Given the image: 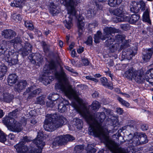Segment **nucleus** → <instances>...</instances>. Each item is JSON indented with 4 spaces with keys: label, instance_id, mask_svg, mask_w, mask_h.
<instances>
[{
    "label": "nucleus",
    "instance_id": "2f4dec72",
    "mask_svg": "<svg viewBox=\"0 0 153 153\" xmlns=\"http://www.w3.org/2000/svg\"><path fill=\"white\" fill-rule=\"evenodd\" d=\"M122 0H108V4L111 7H116L120 5Z\"/></svg>",
    "mask_w": 153,
    "mask_h": 153
},
{
    "label": "nucleus",
    "instance_id": "e2e57ef3",
    "mask_svg": "<svg viewBox=\"0 0 153 153\" xmlns=\"http://www.w3.org/2000/svg\"><path fill=\"white\" fill-rule=\"evenodd\" d=\"M129 126L131 128L133 127L136 128L137 127V123L135 122H132V124L129 125Z\"/></svg>",
    "mask_w": 153,
    "mask_h": 153
},
{
    "label": "nucleus",
    "instance_id": "a19ab883",
    "mask_svg": "<svg viewBox=\"0 0 153 153\" xmlns=\"http://www.w3.org/2000/svg\"><path fill=\"white\" fill-rule=\"evenodd\" d=\"M74 121L75 122L74 124L77 128L79 129H81L82 127V121L80 119L76 118L74 119Z\"/></svg>",
    "mask_w": 153,
    "mask_h": 153
},
{
    "label": "nucleus",
    "instance_id": "c85d7f7f",
    "mask_svg": "<svg viewBox=\"0 0 153 153\" xmlns=\"http://www.w3.org/2000/svg\"><path fill=\"white\" fill-rule=\"evenodd\" d=\"M149 9L147 8L144 13L143 15V20L144 21L147 22L148 24L151 25V21L149 19Z\"/></svg>",
    "mask_w": 153,
    "mask_h": 153
},
{
    "label": "nucleus",
    "instance_id": "a211bd4d",
    "mask_svg": "<svg viewBox=\"0 0 153 153\" xmlns=\"http://www.w3.org/2000/svg\"><path fill=\"white\" fill-rule=\"evenodd\" d=\"M27 85V82L26 80H21L15 85V91L20 92L25 89Z\"/></svg>",
    "mask_w": 153,
    "mask_h": 153
},
{
    "label": "nucleus",
    "instance_id": "37998d69",
    "mask_svg": "<svg viewBox=\"0 0 153 153\" xmlns=\"http://www.w3.org/2000/svg\"><path fill=\"white\" fill-rule=\"evenodd\" d=\"M112 13L117 16V17L121 16L123 15V11L121 9L119 8L115 9L112 11Z\"/></svg>",
    "mask_w": 153,
    "mask_h": 153
},
{
    "label": "nucleus",
    "instance_id": "bb28decb",
    "mask_svg": "<svg viewBox=\"0 0 153 153\" xmlns=\"http://www.w3.org/2000/svg\"><path fill=\"white\" fill-rule=\"evenodd\" d=\"M14 98L13 95L7 93H4L3 94V101L7 103L10 102Z\"/></svg>",
    "mask_w": 153,
    "mask_h": 153
},
{
    "label": "nucleus",
    "instance_id": "6ab92c4d",
    "mask_svg": "<svg viewBox=\"0 0 153 153\" xmlns=\"http://www.w3.org/2000/svg\"><path fill=\"white\" fill-rule=\"evenodd\" d=\"M146 53L143 54L142 58L143 60L146 62L148 61L151 57L153 54V48H149L145 50Z\"/></svg>",
    "mask_w": 153,
    "mask_h": 153
},
{
    "label": "nucleus",
    "instance_id": "a878e982",
    "mask_svg": "<svg viewBox=\"0 0 153 153\" xmlns=\"http://www.w3.org/2000/svg\"><path fill=\"white\" fill-rule=\"evenodd\" d=\"M113 20L116 23L122 22H128L130 20V17L123 14L122 16L114 18Z\"/></svg>",
    "mask_w": 153,
    "mask_h": 153
},
{
    "label": "nucleus",
    "instance_id": "cd10ccee",
    "mask_svg": "<svg viewBox=\"0 0 153 153\" xmlns=\"http://www.w3.org/2000/svg\"><path fill=\"white\" fill-rule=\"evenodd\" d=\"M94 39V41L96 43H98L100 42V39L104 40L106 39L104 36L102 35L101 32L98 31L96 34L95 35Z\"/></svg>",
    "mask_w": 153,
    "mask_h": 153
},
{
    "label": "nucleus",
    "instance_id": "e433bc0d",
    "mask_svg": "<svg viewBox=\"0 0 153 153\" xmlns=\"http://www.w3.org/2000/svg\"><path fill=\"white\" fill-rule=\"evenodd\" d=\"M23 3L21 1H14L11 4L12 7L22 8V7Z\"/></svg>",
    "mask_w": 153,
    "mask_h": 153
},
{
    "label": "nucleus",
    "instance_id": "4d7b16f0",
    "mask_svg": "<svg viewBox=\"0 0 153 153\" xmlns=\"http://www.w3.org/2000/svg\"><path fill=\"white\" fill-rule=\"evenodd\" d=\"M82 63L84 65L87 66L89 64V62L88 60L86 58H84L82 59Z\"/></svg>",
    "mask_w": 153,
    "mask_h": 153
},
{
    "label": "nucleus",
    "instance_id": "6e6552de",
    "mask_svg": "<svg viewBox=\"0 0 153 153\" xmlns=\"http://www.w3.org/2000/svg\"><path fill=\"white\" fill-rule=\"evenodd\" d=\"M19 53L16 52H10L5 57V59L7 61L10 66L15 65L18 63Z\"/></svg>",
    "mask_w": 153,
    "mask_h": 153
},
{
    "label": "nucleus",
    "instance_id": "aec40b11",
    "mask_svg": "<svg viewBox=\"0 0 153 153\" xmlns=\"http://www.w3.org/2000/svg\"><path fill=\"white\" fill-rule=\"evenodd\" d=\"M15 148L19 150V153H31L32 152V148L27 147V146L24 145H22L20 147H17L16 145L15 146Z\"/></svg>",
    "mask_w": 153,
    "mask_h": 153
},
{
    "label": "nucleus",
    "instance_id": "8fccbe9b",
    "mask_svg": "<svg viewBox=\"0 0 153 153\" xmlns=\"http://www.w3.org/2000/svg\"><path fill=\"white\" fill-rule=\"evenodd\" d=\"M0 142L3 143L5 144L8 145L6 136L2 132L0 133Z\"/></svg>",
    "mask_w": 153,
    "mask_h": 153
},
{
    "label": "nucleus",
    "instance_id": "5fc2aeb1",
    "mask_svg": "<svg viewBox=\"0 0 153 153\" xmlns=\"http://www.w3.org/2000/svg\"><path fill=\"white\" fill-rule=\"evenodd\" d=\"M65 68L67 70L72 73L76 74H78L77 72L75 70L68 66H65Z\"/></svg>",
    "mask_w": 153,
    "mask_h": 153
},
{
    "label": "nucleus",
    "instance_id": "1a4fd4ad",
    "mask_svg": "<svg viewBox=\"0 0 153 153\" xmlns=\"http://www.w3.org/2000/svg\"><path fill=\"white\" fill-rule=\"evenodd\" d=\"M28 59L33 64L36 65L40 66L43 62V57L42 55L38 53H33L28 56Z\"/></svg>",
    "mask_w": 153,
    "mask_h": 153
},
{
    "label": "nucleus",
    "instance_id": "4468645a",
    "mask_svg": "<svg viewBox=\"0 0 153 153\" xmlns=\"http://www.w3.org/2000/svg\"><path fill=\"white\" fill-rule=\"evenodd\" d=\"M1 35L4 38L10 39L16 35L15 32L11 29H5L1 32Z\"/></svg>",
    "mask_w": 153,
    "mask_h": 153
},
{
    "label": "nucleus",
    "instance_id": "774afa93",
    "mask_svg": "<svg viewBox=\"0 0 153 153\" xmlns=\"http://www.w3.org/2000/svg\"><path fill=\"white\" fill-rule=\"evenodd\" d=\"M99 96V93L97 92H95L92 94V96L93 98H96L98 97Z\"/></svg>",
    "mask_w": 153,
    "mask_h": 153
},
{
    "label": "nucleus",
    "instance_id": "dca6fc26",
    "mask_svg": "<svg viewBox=\"0 0 153 153\" xmlns=\"http://www.w3.org/2000/svg\"><path fill=\"white\" fill-rule=\"evenodd\" d=\"M115 41L114 39L112 38V37H109V38L105 42V45L108 47H109V48L111 52H114L115 50H116L118 48V46H117L118 44H115V46L113 44V43Z\"/></svg>",
    "mask_w": 153,
    "mask_h": 153
},
{
    "label": "nucleus",
    "instance_id": "58836bf2",
    "mask_svg": "<svg viewBox=\"0 0 153 153\" xmlns=\"http://www.w3.org/2000/svg\"><path fill=\"white\" fill-rule=\"evenodd\" d=\"M96 14V12L94 9H89L87 11L86 13V17L89 18H91L94 17Z\"/></svg>",
    "mask_w": 153,
    "mask_h": 153
},
{
    "label": "nucleus",
    "instance_id": "c9c22d12",
    "mask_svg": "<svg viewBox=\"0 0 153 153\" xmlns=\"http://www.w3.org/2000/svg\"><path fill=\"white\" fill-rule=\"evenodd\" d=\"M115 38L116 41L117 42H118V43H117L116 44H118L117 45V46L118 47L119 45V44L122 43L123 42V41L125 40V36L122 35H117L116 36Z\"/></svg>",
    "mask_w": 153,
    "mask_h": 153
},
{
    "label": "nucleus",
    "instance_id": "f8f14e48",
    "mask_svg": "<svg viewBox=\"0 0 153 153\" xmlns=\"http://www.w3.org/2000/svg\"><path fill=\"white\" fill-rule=\"evenodd\" d=\"M58 138H59L58 140V145L61 146L65 145L68 141H72L75 140L74 137L69 134L58 137Z\"/></svg>",
    "mask_w": 153,
    "mask_h": 153
},
{
    "label": "nucleus",
    "instance_id": "4be33fe9",
    "mask_svg": "<svg viewBox=\"0 0 153 153\" xmlns=\"http://www.w3.org/2000/svg\"><path fill=\"white\" fill-rule=\"evenodd\" d=\"M85 25L82 18L79 16L78 19L77 26L78 29L79 35L80 36L83 33V30Z\"/></svg>",
    "mask_w": 153,
    "mask_h": 153
},
{
    "label": "nucleus",
    "instance_id": "0e129e2a",
    "mask_svg": "<svg viewBox=\"0 0 153 153\" xmlns=\"http://www.w3.org/2000/svg\"><path fill=\"white\" fill-rule=\"evenodd\" d=\"M77 51L78 53L80 54L83 52L84 51V49L82 47H79V48H77Z\"/></svg>",
    "mask_w": 153,
    "mask_h": 153
},
{
    "label": "nucleus",
    "instance_id": "c756f323",
    "mask_svg": "<svg viewBox=\"0 0 153 153\" xmlns=\"http://www.w3.org/2000/svg\"><path fill=\"white\" fill-rule=\"evenodd\" d=\"M15 120L13 118H11L8 116L3 118L2 120L3 123L6 125L8 128V126L11 125Z\"/></svg>",
    "mask_w": 153,
    "mask_h": 153
},
{
    "label": "nucleus",
    "instance_id": "79ce46f5",
    "mask_svg": "<svg viewBox=\"0 0 153 153\" xmlns=\"http://www.w3.org/2000/svg\"><path fill=\"white\" fill-rule=\"evenodd\" d=\"M45 97L43 96H40L37 97L35 102L36 104L40 105H44L45 104L44 99Z\"/></svg>",
    "mask_w": 153,
    "mask_h": 153
},
{
    "label": "nucleus",
    "instance_id": "b1692460",
    "mask_svg": "<svg viewBox=\"0 0 153 153\" xmlns=\"http://www.w3.org/2000/svg\"><path fill=\"white\" fill-rule=\"evenodd\" d=\"M7 68L4 63L0 62V79L2 80L7 71Z\"/></svg>",
    "mask_w": 153,
    "mask_h": 153
},
{
    "label": "nucleus",
    "instance_id": "0eeeda50",
    "mask_svg": "<svg viewBox=\"0 0 153 153\" xmlns=\"http://www.w3.org/2000/svg\"><path fill=\"white\" fill-rule=\"evenodd\" d=\"M146 5L142 0H140L139 2L132 1L130 5V10L131 12L137 13L140 10L142 11H144L146 8Z\"/></svg>",
    "mask_w": 153,
    "mask_h": 153
},
{
    "label": "nucleus",
    "instance_id": "ddd939ff",
    "mask_svg": "<svg viewBox=\"0 0 153 153\" xmlns=\"http://www.w3.org/2000/svg\"><path fill=\"white\" fill-rule=\"evenodd\" d=\"M8 129L13 132H19L22 130V128L21 124L15 120L12 124L8 126Z\"/></svg>",
    "mask_w": 153,
    "mask_h": 153
},
{
    "label": "nucleus",
    "instance_id": "a18cd8bd",
    "mask_svg": "<svg viewBox=\"0 0 153 153\" xmlns=\"http://www.w3.org/2000/svg\"><path fill=\"white\" fill-rule=\"evenodd\" d=\"M83 146L81 145L76 146L74 149V152L76 153H80L83 150Z\"/></svg>",
    "mask_w": 153,
    "mask_h": 153
},
{
    "label": "nucleus",
    "instance_id": "680f3d73",
    "mask_svg": "<svg viewBox=\"0 0 153 153\" xmlns=\"http://www.w3.org/2000/svg\"><path fill=\"white\" fill-rule=\"evenodd\" d=\"M116 111L119 114L121 115L123 113V110L120 108H116Z\"/></svg>",
    "mask_w": 153,
    "mask_h": 153
},
{
    "label": "nucleus",
    "instance_id": "49530a36",
    "mask_svg": "<svg viewBox=\"0 0 153 153\" xmlns=\"http://www.w3.org/2000/svg\"><path fill=\"white\" fill-rule=\"evenodd\" d=\"M142 136H140L139 141L140 142V144H141L146 143L148 142L147 140L146 139L147 136L145 134H142Z\"/></svg>",
    "mask_w": 153,
    "mask_h": 153
},
{
    "label": "nucleus",
    "instance_id": "f704fd0d",
    "mask_svg": "<svg viewBox=\"0 0 153 153\" xmlns=\"http://www.w3.org/2000/svg\"><path fill=\"white\" fill-rule=\"evenodd\" d=\"M31 140L27 136H25L23 137L22 140L19 143L16 144L17 147H21L22 145H25L26 142H30Z\"/></svg>",
    "mask_w": 153,
    "mask_h": 153
},
{
    "label": "nucleus",
    "instance_id": "473e14b6",
    "mask_svg": "<svg viewBox=\"0 0 153 153\" xmlns=\"http://www.w3.org/2000/svg\"><path fill=\"white\" fill-rule=\"evenodd\" d=\"M140 18V15L136 14L132 15L130 17L129 22L131 24H134Z\"/></svg>",
    "mask_w": 153,
    "mask_h": 153
},
{
    "label": "nucleus",
    "instance_id": "69168bd1",
    "mask_svg": "<svg viewBox=\"0 0 153 153\" xmlns=\"http://www.w3.org/2000/svg\"><path fill=\"white\" fill-rule=\"evenodd\" d=\"M8 137L9 139L11 140H14L15 137V135L12 134H9Z\"/></svg>",
    "mask_w": 153,
    "mask_h": 153
},
{
    "label": "nucleus",
    "instance_id": "4c0bfd02",
    "mask_svg": "<svg viewBox=\"0 0 153 153\" xmlns=\"http://www.w3.org/2000/svg\"><path fill=\"white\" fill-rule=\"evenodd\" d=\"M100 104L97 101H94L91 105L92 110L95 111L97 110L100 108Z\"/></svg>",
    "mask_w": 153,
    "mask_h": 153
},
{
    "label": "nucleus",
    "instance_id": "c03bdc74",
    "mask_svg": "<svg viewBox=\"0 0 153 153\" xmlns=\"http://www.w3.org/2000/svg\"><path fill=\"white\" fill-rule=\"evenodd\" d=\"M12 19L16 22H18L21 21L22 19V17L20 14H17L16 13H14L12 15Z\"/></svg>",
    "mask_w": 153,
    "mask_h": 153
},
{
    "label": "nucleus",
    "instance_id": "338daca9",
    "mask_svg": "<svg viewBox=\"0 0 153 153\" xmlns=\"http://www.w3.org/2000/svg\"><path fill=\"white\" fill-rule=\"evenodd\" d=\"M71 56L72 57H75L76 56V54L75 50H73L71 53Z\"/></svg>",
    "mask_w": 153,
    "mask_h": 153
},
{
    "label": "nucleus",
    "instance_id": "6e6d98bb",
    "mask_svg": "<svg viewBox=\"0 0 153 153\" xmlns=\"http://www.w3.org/2000/svg\"><path fill=\"white\" fill-rule=\"evenodd\" d=\"M32 149V152L31 153H41L42 150L43 149H41V148H38V149H36V150L33 149V148Z\"/></svg>",
    "mask_w": 153,
    "mask_h": 153
},
{
    "label": "nucleus",
    "instance_id": "5701e85b",
    "mask_svg": "<svg viewBox=\"0 0 153 153\" xmlns=\"http://www.w3.org/2000/svg\"><path fill=\"white\" fill-rule=\"evenodd\" d=\"M137 132L134 133L132 139L129 141V143H131L134 146L140 145V136L137 135Z\"/></svg>",
    "mask_w": 153,
    "mask_h": 153
},
{
    "label": "nucleus",
    "instance_id": "412c9836",
    "mask_svg": "<svg viewBox=\"0 0 153 153\" xmlns=\"http://www.w3.org/2000/svg\"><path fill=\"white\" fill-rule=\"evenodd\" d=\"M48 98L51 101L50 102H47V106L49 107H52L54 105L53 102L56 101L57 100V94H55L54 93L53 94H50L48 97Z\"/></svg>",
    "mask_w": 153,
    "mask_h": 153
},
{
    "label": "nucleus",
    "instance_id": "9d476101",
    "mask_svg": "<svg viewBox=\"0 0 153 153\" xmlns=\"http://www.w3.org/2000/svg\"><path fill=\"white\" fill-rule=\"evenodd\" d=\"M41 89L40 88L35 89L34 87L31 86L26 89V91L24 93L23 95L25 96L28 95L27 98H30L36 95L39 94L41 92Z\"/></svg>",
    "mask_w": 153,
    "mask_h": 153
},
{
    "label": "nucleus",
    "instance_id": "72a5a7b5",
    "mask_svg": "<svg viewBox=\"0 0 153 153\" xmlns=\"http://www.w3.org/2000/svg\"><path fill=\"white\" fill-rule=\"evenodd\" d=\"M67 121L65 117L62 116H59L58 117V127L62 126L66 123Z\"/></svg>",
    "mask_w": 153,
    "mask_h": 153
},
{
    "label": "nucleus",
    "instance_id": "2eb2a0df",
    "mask_svg": "<svg viewBox=\"0 0 153 153\" xmlns=\"http://www.w3.org/2000/svg\"><path fill=\"white\" fill-rule=\"evenodd\" d=\"M103 31L104 36L106 39V38L109 39V37H112V34L118 33L119 30L111 27H106L103 29Z\"/></svg>",
    "mask_w": 153,
    "mask_h": 153
},
{
    "label": "nucleus",
    "instance_id": "864d4df0",
    "mask_svg": "<svg viewBox=\"0 0 153 153\" xmlns=\"http://www.w3.org/2000/svg\"><path fill=\"white\" fill-rule=\"evenodd\" d=\"M120 27L122 29L125 31L129 30L130 28V26L128 24H122L121 25Z\"/></svg>",
    "mask_w": 153,
    "mask_h": 153
},
{
    "label": "nucleus",
    "instance_id": "9b49d317",
    "mask_svg": "<svg viewBox=\"0 0 153 153\" xmlns=\"http://www.w3.org/2000/svg\"><path fill=\"white\" fill-rule=\"evenodd\" d=\"M43 132L39 131L38 133V135L36 138L34 140L33 143L35 144L38 148L43 149L45 144L43 141Z\"/></svg>",
    "mask_w": 153,
    "mask_h": 153
},
{
    "label": "nucleus",
    "instance_id": "20e7f679",
    "mask_svg": "<svg viewBox=\"0 0 153 153\" xmlns=\"http://www.w3.org/2000/svg\"><path fill=\"white\" fill-rule=\"evenodd\" d=\"M57 121V115L56 114H47L44 122V128L46 131H53L56 129Z\"/></svg>",
    "mask_w": 153,
    "mask_h": 153
},
{
    "label": "nucleus",
    "instance_id": "052dcab7",
    "mask_svg": "<svg viewBox=\"0 0 153 153\" xmlns=\"http://www.w3.org/2000/svg\"><path fill=\"white\" fill-rule=\"evenodd\" d=\"M98 25L97 23L96 22L92 24H89L88 25V27L89 28H95Z\"/></svg>",
    "mask_w": 153,
    "mask_h": 153
},
{
    "label": "nucleus",
    "instance_id": "393cba45",
    "mask_svg": "<svg viewBox=\"0 0 153 153\" xmlns=\"http://www.w3.org/2000/svg\"><path fill=\"white\" fill-rule=\"evenodd\" d=\"M17 80V76L15 74H10L8 77V83L9 85H12L14 84Z\"/></svg>",
    "mask_w": 153,
    "mask_h": 153
},
{
    "label": "nucleus",
    "instance_id": "39448f33",
    "mask_svg": "<svg viewBox=\"0 0 153 153\" xmlns=\"http://www.w3.org/2000/svg\"><path fill=\"white\" fill-rule=\"evenodd\" d=\"M68 6V16L64 21L65 26L68 29H70L73 26L72 23V16H75L76 11L74 7V4L72 0H70L69 2L67 4Z\"/></svg>",
    "mask_w": 153,
    "mask_h": 153
},
{
    "label": "nucleus",
    "instance_id": "09e8293b",
    "mask_svg": "<svg viewBox=\"0 0 153 153\" xmlns=\"http://www.w3.org/2000/svg\"><path fill=\"white\" fill-rule=\"evenodd\" d=\"M118 100L123 105L126 107H128L130 105L129 103L126 101L123 100L120 97H119L117 98Z\"/></svg>",
    "mask_w": 153,
    "mask_h": 153
},
{
    "label": "nucleus",
    "instance_id": "603ef678",
    "mask_svg": "<svg viewBox=\"0 0 153 153\" xmlns=\"http://www.w3.org/2000/svg\"><path fill=\"white\" fill-rule=\"evenodd\" d=\"M25 25L26 27L29 29L32 30L33 29V25L31 21H25Z\"/></svg>",
    "mask_w": 153,
    "mask_h": 153
},
{
    "label": "nucleus",
    "instance_id": "f03ea898",
    "mask_svg": "<svg viewBox=\"0 0 153 153\" xmlns=\"http://www.w3.org/2000/svg\"><path fill=\"white\" fill-rule=\"evenodd\" d=\"M128 64H124L122 65L123 68L127 69L124 72V76L129 80H134L136 82L140 83L146 79L147 81L153 85V68L149 69L144 75L141 71L137 70L133 67L128 68Z\"/></svg>",
    "mask_w": 153,
    "mask_h": 153
},
{
    "label": "nucleus",
    "instance_id": "3c124183",
    "mask_svg": "<svg viewBox=\"0 0 153 153\" xmlns=\"http://www.w3.org/2000/svg\"><path fill=\"white\" fill-rule=\"evenodd\" d=\"M52 7L51 10V12L53 16H56L57 13V9L54 5V3H52Z\"/></svg>",
    "mask_w": 153,
    "mask_h": 153
},
{
    "label": "nucleus",
    "instance_id": "f3484780",
    "mask_svg": "<svg viewBox=\"0 0 153 153\" xmlns=\"http://www.w3.org/2000/svg\"><path fill=\"white\" fill-rule=\"evenodd\" d=\"M32 46L29 43L26 42L24 47L20 49L19 52L23 56L28 55L31 51Z\"/></svg>",
    "mask_w": 153,
    "mask_h": 153
},
{
    "label": "nucleus",
    "instance_id": "7c9ffc66",
    "mask_svg": "<svg viewBox=\"0 0 153 153\" xmlns=\"http://www.w3.org/2000/svg\"><path fill=\"white\" fill-rule=\"evenodd\" d=\"M101 83L102 85L107 86L111 89H113L112 84L108 82V80L105 77L101 78L100 79Z\"/></svg>",
    "mask_w": 153,
    "mask_h": 153
},
{
    "label": "nucleus",
    "instance_id": "7ed1b4c3",
    "mask_svg": "<svg viewBox=\"0 0 153 153\" xmlns=\"http://www.w3.org/2000/svg\"><path fill=\"white\" fill-rule=\"evenodd\" d=\"M45 65L42 74L40 78V81L45 85H47L54 78L57 79V67L55 62L51 61L48 65Z\"/></svg>",
    "mask_w": 153,
    "mask_h": 153
},
{
    "label": "nucleus",
    "instance_id": "de8ad7c7",
    "mask_svg": "<svg viewBox=\"0 0 153 153\" xmlns=\"http://www.w3.org/2000/svg\"><path fill=\"white\" fill-rule=\"evenodd\" d=\"M20 111V108H18L11 112H10L8 114V116L11 118H13L16 117L18 112Z\"/></svg>",
    "mask_w": 153,
    "mask_h": 153
},
{
    "label": "nucleus",
    "instance_id": "f257e3e1",
    "mask_svg": "<svg viewBox=\"0 0 153 153\" xmlns=\"http://www.w3.org/2000/svg\"><path fill=\"white\" fill-rule=\"evenodd\" d=\"M63 63L58 57V66L60 68V71L58 72V88L64 92L69 99L73 98L79 105L74 104V106L77 112L85 118L90 125V131L95 137H99L106 145L108 148L114 153H127L126 150L122 148H118L115 142L109 138L108 131L107 128H103L101 123L105 118L104 113H92L89 111L83 102L82 99L78 97L76 91L66 84V75L62 67Z\"/></svg>",
    "mask_w": 153,
    "mask_h": 153
},
{
    "label": "nucleus",
    "instance_id": "13d9d810",
    "mask_svg": "<svg viewBox=\"0 0 153 153\" xmlns=\"http://www.w3.org/2000/svg\"><path fill=\"white\" fill-rule=\"evenodd\" d=\"M92 42V38L91 36H89L88 37L87 40L85 43L88 45L91 44Z\"/></svg>",
    "mask_w": 153,
    "mask_h": 153
},
{
    "label": "nucleus",
    "instance_id": "ea45409f",
    "mask_svg": "<svg viewBox=\"0 0 153 153\" xmlns=\"http://www.w3.org/2000/svg\"><path fill=\"white\" fill-rule=\"evenodd\" d=\"M22 42V40L20 37L18 36L14 38L10 41V43L13 45L20 44Z\"/></svg>",
    "mask_w": 153,
    "mask_h": 153
},
{
    "label": "nucleus",
    "instance_id": "bf43d9fd",
    "mask_svg": "<svg viewBox=\"0 0 153 153\" xmlns=\"http://www.w3.org/2000/svg\"><path fill=\"white\" fill-rule=\"evenodd\" d=\"M148 125L146 124H143L141 126V129L143 131L148 130Z\"/></svg>",
    "mask_w": 153,
    "mask_h": 153
},
{
    "label": "nucleus",
    "instance_id": "423d86ee",
    "mask_svg": "<svg viewBox=\"0 0 153 153\" xmlns=\"http://www.w3.org/2000/svg\"><path fill=\"white\" fill-rule=\"evenodd\" d=\"M130 42V40L129 39L125 40L124 43L120 45V51L123 49H125L128 47L129 46V43ZM135 54L136 53L131 49H127V50L124 49L122 52V56L123 58L130 60Z\"/></svg>",
    "mask_w": 153,
    "mask_h": 153
}]
</instances>
